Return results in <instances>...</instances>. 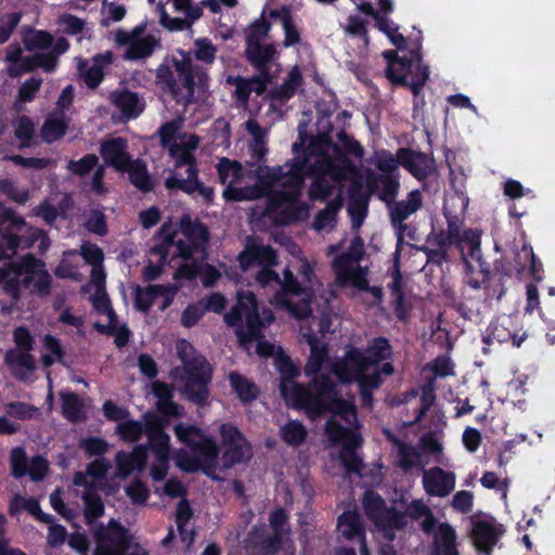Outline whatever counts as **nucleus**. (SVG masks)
I'll return each instance as SVG.
<instances>
[{"mask_svg":"<svg viewBox=\"0 0 555 555\" xmlns=\"http://www.w3.org/2000/svg\"><path fill=\"white\" fill-rule=\"evenodd\" d=\"M24 44L28 51L37 53L34 56H22L20 46H10L5 60L8 72L13 77L31 72L37 67L47 73L55 70L57 56L65 53L69 47L65 38L54 40L51 34L44 30H29L26 33Z\"/></svg>","mask_w":555,"mask_h":555,"instance_id":"obj_11","label":"nucleus"},{"mask_svg":"<svg viewBox=\"0 0 555 555\" xmlns=\"http://www.w3.org/2000/svg\"><path fill=\"white\" fill-rule=\"evenodd\" d=\"M108 311L102 310V309H95L99 313L105 314L108 320L107 325H103L100 323H95V327L102 332V333H111L115 335V343L118 347H122L128 341V330L124 326H120L117 322L116 314L111 306V302L108 301Z\"/></svg>","mask_w":555,"mask_h":555,"instance_id":"obj_46","label":"nucleus"},{"mask_svg":"<svg viewBox=\"0 0 555 555\" xmlns=\"http://www.w3.org/2000/svg\"><path fill=\"white\" fill-rule=\"evenodd\" d=\"M363 506L367 517L375 526V534L387 541H392L396 530L406 524V515L393 508H387L383 499L373 491H366L363 496Z\"/></svg>","mask_w":555,"mask_h":555,"instance_id":"obj_22","label":"nucleus"},{"mask_svg":"<svg viewBox=\"0 0 555 555\" xmlns=\"http://www.w3.org/2000/svg\"><path fill=\"white\" fill-rule=\"evenodd\" d=\"M11 467L14 477L28 474L33 480H41L47 474L48 463L41 456H36L27 463L25 451L22 448H15L11 452Z\"/></svg>","mask_w":555,"mask_h":555,"instance_id":"obj_33","label":"nucleus"},{"mask_svg":"<svg viewBox=\"0 0 555 555\" xmlns=\"http://www.w3.org/2000/svg\"><path fill=\"white\" fill-rule=\"evenodd\" d=\"M469 198L464 192L448 194L444 202V217L448 222V234L430 235L424 247L428 260L441 263L447 259L448 246L456 243L461 249L463 261L470 273L489 274V268L481 257L479 230L462 231L461 217L468 207Z\"/></svg>","mask_w":555,"mask_h":555,"instance_id":"obj_8","label":"nucleus"},{"mask_svg":"<svg viewBox=\"0 0 555 555\" xmlns=\"http://www.w3.org/2000/svg\"><path fill=\"white\" fill-rule=\"evenodd\" d=\"M62 414L70 422H77L85 417L83 400L74 392L62 391Z\"/></svg>","mask_w":555,"mask_h":555,"instance_id":"obj_47","label":"nucleus"},{"mask_svg":"<svg viewBox=\"0 0 555 555\" xmlns=\"http://www.w3.org/2000/svg\"><path fill=\"white\" fill-rule=\"evenodd\" d=\"M286 514L283 509H275L270 516V526L273 530V537L264 535V526H255L244 541L245 548L250 555H266L274 553L280 548L291 552L293 555L294 547L289 538V531L286 529Z\"/></svg>","mask_w":555,"mask_h":555,"instance_id":"obj_18","label":"nucleus"},{"mask_svg":"<svg viewBox=\"0 0 555 555\" xmlns=\"http://www.w3.org/2000/svg\"><path fill=\"white\" fill-rule=\"evenodd\" d=\"M218 173L220 182L225 185V189H231L236 184L241 175L245 170L243 166L236 160H230L228 158H222L218 163Z\"/></svg>","mask_w":555,"mask_h":555,"instance_id":"obj_51","label":"nucleus"},{"mask_svg":"<svg viewBox=\"0 0 555 555\" xmlns=\"http://www.w3.org/2000/svg\"><path fill=\"white\" fill-rule=\"evenodd\" d=\"M232 390L244 403L255 400L258 395L257 386L237 372L229 374Z\"/></svg>","mask_w":555,"mask_h":555,"instance_id":"obj_49","label":"nucleus"},{"mask_svg":"<svg viewBox=\"0 0 555 555\" xmlns=\"http://www.w3.org/2000/svg\"><path fill=\"white\" fill-rule=\"evenodd\" d=\"M395 446L398 453V463L403 469L424 468L428 464V461L423 457L420 447L416 448L401 441H396Z\"/></svg>","mask_w":555,"mask_h":555,"instance_id":"obj_44","label":"nucleus"},{"mask_svg":"<svg viewBox=\"0 0 555 555\" xmlns=\"http://www.w3.org/2000/svg\"><path fill=\"white\" fill-rule=\"evenodd\" d=\"M127 141L122 138H109L102 142L100 153L106 165L125 172L132 158L128 153Z\"/></svg>","mask_w":555,"mask_h":555,"instance_id":"obj_34","label":"nucleus"},{"mask_svg":"<svg viewBox=\"0 0 555 555\" xmlns=\"http://www.w3.org/2000/svg\"><path fill=\"white\" fill-rule=\"evenodd\" d=\"M108 468L109 463L101 459L92 462L86 473L75 474L74 485L86 489L82 499L88 518L100 517L104 512V504L96 490L103 486Z\"/></svg>","mask_w":555,"mask_h":555,"instance_id":"obj_21","label":"nucleus"},{"mask_svg":"<svg viewBox=\"0 0 555 555\" xmlns=\"http://www.w3.org/2000/svg\"><path fill=\"white\" fill-rule=\"evenodd\" d=\"M273 320L268 308L259 313L255 295L249 291L237 292V305L224 315L228 325L237 327L238 339L247 350L251 341H257L256 351L261 357L271 356L274 351V346L262 339V330Z\"/></svg>","mask_w":555,"mask_h":555,"instance_id":"obj_13","label":"nucleus"},{"mask_svg":"<svg viewBox=\"0 0 555 555\" xmlns=\"http://www.w3.org/2000/svg\"><path fill=\"white\" fill-rule=\"evenodd\" d=\"M116 433L121 440L135 442L143 435L147 437V450L153 455L151 462V476L155 481L163 480L169 467V441L170 437L163 430L158 417L146 415L141 421L129 420L128 417L117 424Z\"/></svg>","mask_w":555,"mask_h":555,"instance_id":"obj_14","label":"nucleus"},{"mask_svg":"<svg viewBox=\"0 0 555 555\" xmlns=\"http://www.w3.org/2000/svg\"><path fill=\"white\" fill-rule=\"evenodd\" d=\"M156 78L178 103L186 105L208 90L209 78L206 73L193 68L191 56L178 51L157 68Z\"/></svg>","mask_w":555,"mask_h":555,"instance_id":"obj_12","label":"nucleus"},{"mask_svg":"<svg viewBox=\"0 0 555 555\" xmlns=\"http://www.w3.org/2000/svg\"><path fill=\"white\" fill-rule=\"evenodd\" d=\"M300 333L310 346V356L305 366L306 375H314L328 366L330 371L343 384L357 382L362 403L371 405L372 393L382 384V374L391 375L393 372L389 362L379 365L391 354L388 340L376 338L366 349L349 347L341 359L331 362L325 341L319 339L310 328L306 332L302 325L300 326Z\"/></svg>","mask_w":555,"mask_h":555,"instance_id":"obj_5","label":"nucleus"},{"mask_svg":"<svg viewBox=\"0 0 555 555\" xmlns=\"http://www.w3.org/2000/svg\"><path fill=\"white\" fill-rule=\"evenodd\" d=\"M176 352L182 365L172 369V380L190 401L205 403L209 395L207 386L211 377L210 365L185 339L177 341Z\"/></svg>","mask_w":555,"mask_h":555,"instance_id":"obj_15","label":"nucleus"},{"mask_svg":"<svg viewBox=\"0 0 555 555\" xmlns=\"http://www.w3.org/2000/svg\"><path fill=\"white\" fill-rule=\"evenodd\" d=\"M217 53L216 47L208 39H197L194 42V56L197 61L211 64Z\"/></svg>","mask_w":555,"mask_h":555,"instance_id":"obj_62","label":"nucleus"},{"mask_svg":"<svg viewBox=\"0 0 555 555\" xmlns=\"http://www.w3.org/2000/svg\"><path fill=\"white\" fill-rule=\"evenodd\" d=\"M337 530L347 540L358 539L361 555H369L364 530L357 511L345 512L338 519Z\"/></svg>","mask_w":555,"mask_h":555,"instance_id":"obj_37","label":"nucleus"},{"mask_svg":"<svg viewBox=\"0 0 555 555\" xmlns=\"http://www.w3.org/2000/svg\"><path fill=\"white\" fill-rule=\"evenodd\" d=\"M288 253L295 261L283 271L281 278L272 268L278 264V256L271 246L249 241L245 250L238 256L240 267L244 272L251 271L261 287H279L270 304L286 310L291 315L302 317L310 311L306 296L322 283L314 274V263L302 256L298 245L289 242Z\"/></svg>","mask_w":555,"mask_h":555,"instance_id":"obj_4","label":"nucleus"},{"mask_svg":"<svg viewBox=\"0 0 555 555\" xmlns=\"http://www.w3.org/2000/svg\"><path fill=\"white\" fill-rule=\"evenodd\" d=\"M64 356L61 341L52 335L43 337V349L41 360L44 366L62 362Z\"/></svg>","mask_w":555,"mask_h":555,"instance_id":"obj_57","label":"nucleus"},{"mask_svg":"<svg viewBox=\"0 0 555 555\" xmlns=\"http://www.w3.org/2000/svg\"><path fill=\"white\" fill-rule=\"evenodd\" d=\"M351 1L357 5V8L361 12L372 16L375 20L377 28L387 36V38L390 40V42L393 46H396L399 50L404 48L405 38L403 37L402 34L399 33V27L393 21H391L387 16H382V15L377 14L376 11L374 10L373 4L369 1H365V0H351Z\"/></svg>","mask_w":555,"mask_h":555,"instance_id":"obj_35","label":"nucleus"},{"mask_svg":"<svg viewBox=\"0 0 555 555\" xmlns=\"http://www.w3.org/2000/svg\"><path fill=\"white\" fill-rule=\"evenodd\" d=\"M175 11L184 14L185 18H171L166 13L164 4L158 2L156 8L160 15V23L170 30H182L201 17L202 8L191 4L190 0H170Z\"/></svg>","mask_w":555,"mask_h":555,"instance_id":"obj_30","label":"nucleus"},{"mask_svg":"<svg viewBox=\"0 0 555 555\" xmlns=\"http://www.w3.org/2000/svg\"><path fill=\"white\" fill-rule=\"evenodd\" d=\"M302 85V75L297 66L293 67L283 83L270 92L272 106L275 107L278 104H283L300 89Z\"/></svg>","mask_w":555,"mask_h":555,"instance_id":"obj_40","label":"nucleus"},{"mask_svg":"<svg viewBox=\"0 0 555 555\" xmlns=\"http://www.w3.org/2000/svg\"><path fill=\"white\" fill-rule=\"evenodd\" d=\"M227 82L235 87V98L243 104H246L253 93L261 94L267 88V78L264 76H255L243 78L240 76H229Z\"/></svg>","mask_w":555,"mask_h":555,"instance_id":"obj_38","label":"nucleus"},{"mask_svg":"<svg viewBox=\"0 0 555 555\" xmlns=\"http://www.w3.org/2000/svg\"><path fill=\"white\" fill-rule=\"evenodd\" d=\"M401 166L418 180L425 179L434 169V162L426 155L409 150H400Z\"/></svg>","mask_w":555,"mask_h":555,"instance_id":"obj_39","label":"nucleus"},{"mask_svg":"<svg viewBox=\"0 0 555 555\" xmlns=\"http://www.w3.org/2000/svg\"><path fill=\"white\" fill-rule=\"evenodd\" d=\"M275 54L274 44H266L259 42L254 46L246 47V55L248 60L257 67L262 68L270 62Z\"/></svg>","mask_w":555,"mask_h":555,"instance_id":"obj_53","label":"nucleus"},{"mask_svg":"<svg viewBox=\"0 0 555 555\" xmlns=\"http://www.w3.org/2000/svg\"><path fill=\"white\" fill-rule=\"evenodd\" d=\"M15 137L22 147L29 146L35 132L33 121L28 117H20L15 124Z\"/></svg>","mask_w":555,"mask_h":555,"instance_id":"obj_59","label":"nucleus"},{"mask_svg":"<svg viewBox=\"0 0 555 555\" xmlns=\"http://www.w3.org/2000/svg\"><path fill=\"white\" fill-rule=\"evenodd\" d=\"M275 367L281 374L280 390L287 405L305 410L311 418L331 412L325 434L332 444L341 446L337 461L346 475L354 473L364 477L366 466L356 453L362 438L353 397L344 398L337 384L325 375L314 378L308 388L297 384L295 378L299 376L300 369L284 354L275 358Z\"/></svg>","mask_w":555,"mask_h":555,"instance_id":"obj_1","label":"nucleus"},{"mask_svg":"<svg viewBox=\"0 0 555 555\" xmlns=\"http://www.w3.org/2000/svg\"><path fill=\"white\" fill-rule=\"evenodd\" d=\"M348 214L351 218L352 228L359 229L366 216V203L363 198H352L348 204Z\"/></svg>","mask_w":555,"mask_h":555,"instance_id":"obj_64","label":"nucleus"},{"mask_svg":"<svg viewBox=\"0 0 555 555\" xmlns=\"http://www.w3.org/2000/svg\"><path fill=\"white\" fill-rule=\"evenodd\" d=\"M375 166L383 172L392 173L401 166L400 151L397 156L386 151L375 153Z\"/></svg>","mask_w":555,"mask_h":555,"instance_id":"obj_60","label":"nucleus"},{"mask_svg":"<svg viewBox=\"0 0 555 555\" xmlns=\"http://www.w3.org/2000/svg\"><path fill=\"white\" fill-rule=\"evenodd\" d=\"M51 276L44 264L33 256H25L10 268H0V285L13 299L20 297L22 287L30 293L47 295Z\"/></svg>","mask_w":555,"mask_h":555,"instance_id":"obj_16","label":"nucleus"},{"mask_svg":"<svg viewBox=\"0 0 555 555\" xmlns=\"http://www.w3.org/2000/svg\"><path fill=\"white\" fill-rule=\"evenodd\" d=\"M275 54L274 44H266L259 42L254 46L246 47V55L248 60L257 67L262 68L270 62Z\"/></svg>","mask_w":555,"mask_h":555,"instance_id":"obj_54","label":"nucleus"},{"mask_svg":"<svg viewBox=\"0 0 555 555\" xmlns=\"http://www.w3.org/2000/svg\"><path fill=\"white\" fill-rule=\"evenodd\" d=\"M456 482L454 472L446 470L439 466L423 469L422 483L425 492L430 496L446 498L453 492Z\"/></svg>","mask_w":555,"mask_h":555,"instance_id":"obj_29","label":"nucleus"},{"mask_svg":"<svg viewBox=\"0 0 555 555\" xmlns=\"http://www.w3.org/2000/svg\"><path fill=\"white\" fill-rule=\"evenodd\" d=\"M125 172H128L130 182L138 189L142 191L152 189L151 178L145 165L141 160L132 159Z\"/></svg>","mask_w":555,"mask_h":555,"instance_id":"obj_55","label":"nucleus"},{"mask_svg":"<svg viewBox=\"0 0 555 555\" xmlns=\"http://www.w3.org/2000/svg\"><path fill=\"white\" fill-rule=\"evenodd\" d=\"M346 154L361 157L362 147L346 133H337V142H332L327 133L311 138L302 157L304 178H312L309 188L313 199H330L328 205L318 212L313 221L317 232H331L337 222L341 207L344 188L348 183L357 186L356 169Z\"/></svg>","mask_w":555,"mask_h":555,"instance_id":"obj_2","label":"nucleus"},{"mask_svg":"<svg viewBox=\"0 0 555 555\" xmlns=\"http://www.w3.org/2000/svg\"><path fill=\"white\" fill-rule=\"evenodd\" d=\"M80 254L83 260L92 267L90 282L82 287V291L90 294L89 299L94 309L108 311V297L104 287V254L99 246L91 243H83L80 247Z\"/></svg>","mask_w":555,"mask_h":555,"instance_id":"obj_24","label":"nucleus"},{"mask_svg":"<svg viewBox=\"0 0 555 555\" xmlns=\"http://www.w3.org/2000/svg\"><path fill=\"white\" fill-rule=\"evenodd\" d=\"M112 101L126 118H135L144 109V101L137 94L127 90L114 92Z\"/></svg>","mask_w":555,"mask_h":555,"instance_id":"obj_41","label":"nucleus"},{"mask_svg":"<svg viewBox=\"0 0 555 555\" xmlns=\"http://www.w3.org/2000/svg\"><path fill=\"white\" fill-rule=\"evenodd\" d=\"M280 436L286 444L297 447L305 441L307 430L300 422L289 421L281 426Z\"/></svg>","mask_w":555,"mask_h":555,"instance_id":"obj_56","label":"nucleus"},{"mask_svg":"<svg viewBox=\"0 0 555 555\" xmlns=\"http://www.w3.org/2000/svg\"><path fill=\"white\" fill-rule=\"evenodd\" d=\"M68 127V119L64 112H53L46 119L41 128V137L48 142L52 143L62 138Z\"/></svg>","mask_w":555,"mask_h":555,"instance_id":"obj_43","label":"nucleus"},{"mask_svg":"<svg viewBox=\"0 0 555 555\" xmlns=\"http://www.w3.org/2000/svg\"><path fill=\"white\" fill-rule=\"evenodd\" d=\"M406 513L410 517L421 522V526L425 532L429 533L434 530L436 520L431 511L423 500L412 501L406 508Z\"/></svg>","mask_w":555,"mask_h":555,"instance_id":"obj_52","label":"nucleus"},{"mask_svg":"<svg viewBox=\"0 0 555 555\" xmlns=\"http://www.w3.org/2000/svg\"><path fill=\"white\" fill-rule=\"evenodd\" d=\"M39 241V248L46 250L50 240L39 229L29 227L22 217L5 211L0 217V260L12 257L17 248H28Z\"/></svg>","mask_w":555,"mask_h":555,"instance_id":"obj_17","label":"nucleus"},{"mask_svg":"<svg viewBox=\"0 0 555 555\" xmlns=\"http://www.w3.org/2000/svg\"><path fill=\"white\" fill-rule=\"evenodd\" d=\"M178 286L173 284H152L135 292V307L142 312H147L152 306L159 310H166L173 301Z\"/></svg>","mask_w":555,"mask_h":555,"instance_id":"obj_27","label":"nucleus"},{"mask_svg":"<svg viewBox=\"0 0 555 555\" xmlns=\"http://www.w3.org/2000/svg\"><path fill=\"white\" fill-rule=\"evenodd\" d=\"M341 27L345 34L352 38H359L363 47H367L369 37L365 21L358 15H349Z\"/></svg>","mask_w":555,"mask_h":555,"instance_id":"obj_58","label":"nucleus"},{"mask_svg":"<svg viewBox=\"0 0 555 555\" xmlns=\"http://www.w3.org/2000/svg\"><path fill=\"white\" fill-rule=\"evenodd\" d=\"M338 250H343L340 255L336 256L333 260V270L336 274V280L334 283L328 284L327 287H322L318 289H311L309 296H306V302L310 307V311L302 315L296 317L298 320H304L308 318L313 307L321 310V317L319 319V332L324 335L331 328V319L326 313L327 306L332 299L336 297L335 288L337 286L345 287L350 285L360 291L367 289V272L369 267L366 264H362L363 256H364V244L363 241L359 236H353L349 242L346 240L341 241L338 245H331L327 248V255H332ZM295 318V315H293Z\"/></svg>","mask_w":555,"mask_h":555,"instance_id":"obj_9","label":"nucleus"},{"mask_svg":"<svg viewBox=\"0 0 555 555\" xmlns=\"http://www.w3.org/2000/svg\"><path fill=\"white\" fill-rule=\"evenodd\" d=\"M152 389L157 398V408L162 413L167 415L180 414V406L173 403L172 390L167 384L155 382L153 383Z\"/></svg>","mask_w":555,"mask_h":555,"instance_id":"obj_48","label":"nucleus"},{"mask_svg":"<svg viewBox=\"0 0 555 555\" xmlns=\"http://www.w3.org/2000/svg\"><path fill=\"white\" fill-rule=\"evenodd\" d=\"M420 449L424 459L426 455H431L434 461L437 463L443 464L447 462V459L443 454V446L439 433L425 434L420 439Z\"/></svg>","mask_w":555,"mask_h":555,"instance_id":"obj_50","label":"nucleus"},{"mask_svg":"<svg viewBox=\"0 0 555 555\" xmlns=\"http://www.w3.org/2000/svg\"><path fill=\"white\" fill-rule=\"evenodd\" d=\"M246 130L253 137V141L249 145L251 157L255 162H260L264 158L268 150L266 138L268 131L261 128L258 122L254 119H249L245 122Z\"/></svg>","mask_w":555,"mask_h":555,"instance_id":"obj_45","label":"nucleus"},{"mask_svg":"<svg viewBox=\"0 0 555 555\" xmlns=\"http://www.w3.org/2000/svg\"><path fill=\"white\" fill-rule=\"evenodd\" d=\"M386 76L393 83L408 85L414 95H418L429 73L428 68L422 64L420 52L415 50L410 52L409 59L403 55L389 62Z\"/></svg>","mask_w":555,"mask_h":555,"instance_id":"obj_23","label":"nucleus"},{"mask_svg":"<svg viewBox=\"0 0 555 555\" xmlns=\"http://www.w3.org/2000/svg\"><path fill=\"white\" fill-rule=\"evenodd\" d=\"M113 62V52L105 51L90 60L77 59L80 79L91 89L96 88L104 76V69Z\"/></svg>","mask_w":555,"mask_h":555,"instance_id":"obj_31","label":"nucleus"},{"mask_svg":"<svg viewBox=\"0 0 555 555\" xmlns=\"http://www.w3.org/2000/svg\"><path fill=\"white\" fill-rule=\"evenodd\" d=\"M205 312L203 300L189 305L181 313V325L186 328L195 326Z\"/></svg>","mask_w":555,"mask_h":555,"instance_id":"obj_61","label":"nucleus"},{"mask_svg":"<svg viewBox=\"0 0 555 555\" xmlns=\"http://www.w3.org/2000/svg\"><path fill=\"white\" fill-rule=\"evenodd\" d=\"M94 543L93 555H146L142 547L130 545L128 530L116 520L95 529Z\"/></svg>","mask_w":555,"mask_h":555,"instance_id":"obj_20","label":"nucleus"},{"mask_svg":"<svg viewBox=\"0 0 555 555\" xmlns=\"http://www.w3.org/2000/svg\"><path fill=\"white\" fill-rule=\"evenodd\" d=\"M0 191L18 204L28 201L29 194L27 189L17 186L12 180H0Z\"/></svg>","mask_w":555,"mask_h":555,"instance_id":"obj_63","label":"nucleus"},{"mask_svg":"<svg viewBox=\"0 0 555 555\" xmlns=\"http://www.w3.org/2000/svg\"><path fill=\"white\" fill-rule=\"evenodd\" d=\"M502 528L495 524L493 518H479L474 520L472 535L479 552L489 555L502 535Z\"/></svg>","mask_w":555,"mask_h":555,"instance_id":"obj_32","label":"nucleus"},{"mask_svg":"<svg viewBox=\"0 0 555 555\" xmlns=\"http://www.w3.org/2000/svg\"><path fill=\"white\" fill-rule=\"evenodd\" d=\"M153 457L147 447L139 446L132 452L120 451L116 454L117 475L125 479L133 472H141Z\"/></svg>","mask_w":555,"mask_h":555,"instance_id":"obj_36","label":"nucleus"},{"mask_svg":"<svg viewBox=\"0 0 555 555\" xmlns=\"http://www.w3.org/2000/svg\"><path fill=\"white\" fill-rule=\"evenodd\" d=\"M16 347L10 350L5 360L13 374L20 379H28L35 370L34 357L29 353L33 349V337L27 328L18 327L14 332Z\"/></svg>","mask_w":555,"mask_h":555,"instance_id":"obj_26","label":"nucleus"},{"mask_svg":"<svg viewBox=\"0 0 555 555\" xmlns=\"http://www.w3.org/2000/svg\"><path fill=\"white\" fill-rule=\"evenodd\" d=\"M434 532V551L436 555H459L455 544L456 534L448 524H440Z\"/></svg>","mask_w":555,"mask_h":555,"instance_id":"obj_42","label":"nucleus"},{"mask_svg":"<svg viewBox=\"0 0 555 555\" xmlns=\"http://www.w3.org/2000/svg\"><path fill=\"white\" fill-rule=\"evenodd\" d=\"M114 41L117 46L126 47L124 57L126 60H141L149 57L158 46V38L146 31L142 25L132 30L118 29L114 33Z\"/></svg>","mask_w":555,"mask_h":555,"instance_id":"obj_25","label":"nucleus"},{"mask_svg":"<svg viewBox=\"0 0 555 555\" xmlns=\"http://www.w3.org/2000/svg\"><path fill=\"white\" fill-rule=\"evenodd\" d=\"M423 203L422 194L418 190L411 191L405 199L395 203L390 207V217L392 225L397 234V251L396 259L399 255V249L403 243L404 233L408 231L406 224L403 223L411 215L417 211Z\"/></svg>","mask_w":555,"mask_h":555,"instance_id":"obj_28","label":"nucleus"},{"mask_svg":"<svg viewBox=\"0 0 555 555\" xmlns=\"http://www.w3.org/2000/svg\"><path fill=\"white\" fill-rule=\"evenodd\" d=\"M178 440L188 450L177 452L175 460L177 466L184 472L203 469L207 475L217 468H229L232 465L248 461L251 456V448L242 433L232 424L220 426V436L224 447V453L219 460L218 446L215 439L201 428L179 423L173 428Z\"/></svg>","mask_w":555,"mask_h":555,"instance_id":"obj_6","label":"nucleus"},{"mask_svg":"<svg viewBox=\"0 0 555 555\" xmlns=\"http://www.w3.org/2000/svg\"><path fill=\"white\" fill-rule=\"evenodd\" d=\"M272 25H280L284 30V46L291 47L299 41V33L293 23L291 11L279 9L263 10L260 18L256 20L246 31V47L262 42Z\"/></svg>","mask_w":555,"mask_h":555,"instance_id":"obj_19","label":"nucleus"},{"mask_svg":"<svg viewBox=\"0 0 555 555\" xmlns=\"http://www.w3.org/2000/svg\"><path fill=\"white\" fill-rule=\"evenodd\" d=\"M158 133L162 145L168 149L173 162L171 175L165 181L166 188L179 189L191 196L211 202L214 189L206 186L197 179L194 154L198 147L199 138L183 130L182 119L164 124Z\"/></svg>","mask_w":555,"mask_h":555,"instance_id":"obj_10","label":"nucleus"},{"mask_svg":"<svg viewBox=\"0 0 555 555\" xmlns=\"http://www.w3.org/2000/svg\"><path fill=\"white\" fill-rule=\"evenodd\" d=\"M157 240L151 249L149 264L143 270V278L146 281L156 280L163 273V267L169 262L177 261L176 278L191 279L197 272L198 266L191 259L195 251H201L203 242L206 240V229L194 223L189 217L181 219L178 225L164 223L158 232Z\"/></svg>","mask_w":555,"mask_h":555,"instance_id":"obj_7","label":"nucleus"},{"mask_svg":"<svg viewBox=\"0 0 555 555\" xmlns=\"http://www.w3.org/2000/svg\"><path fill=\"white\" fill-rule=\"evenodd\" d=\"M302 184V158L297 156L281 166L245 169L235 185L223 190V197L236 202L267 197L259 217L276 225L287 224L308 216L309 206L299 201Z\"/></svg>","mask_w":555,"mask_h":555,"instance_id":"obj_3","label":"nucleus"}]
</instances>
